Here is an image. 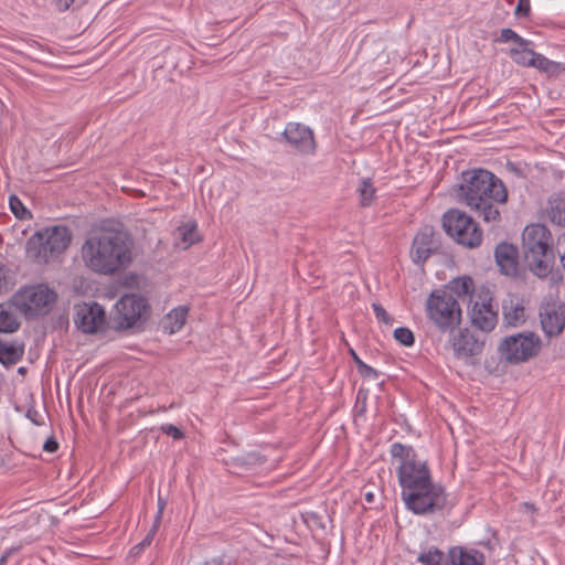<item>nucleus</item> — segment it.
I'll list each match as a JSON object with an SVG mask.
<instances>
[{
  "instance_id": "nucleus-7",
  "label": "nucleus",
  "mask_w": 565,
  "mask_h": 565,
  "mask_svg": "<svg viewBox=\"0 0 565 565\" xmlns=\"http://www.w3.org/2000/svg\"><path fill=\"white\" fill-rule=\"evenodd\" d=\"M542 349V340L533 331L518 332L504 337L498 344L500 360L507 364H522L537 356Z\"/></svg>"
},
{
  "instance_id": "nucleus-40",
  "label": "nucleus",
  "mask_w": 565,
  "mask_h": 565,
  "mask_svg": "<svg viewBox=\"0 0 565 565\" xmlns=\"http://www.w3.org/2000/svg\"><path fill=\"white\" fill-rule=\"evenodd\" d=\"M359 372L362 376H365V377H373V379H376L377 377V372L371 367L370 365L363 363L360 367H359Z\"/></svg>"
},
{
  "instance_id": "nucleus-20",
  "label": "nucleus",
  "mask_w": 565,
  "mask_h": 565,
  "mask_svg": "<svg viewBox=\"0 0 565 565\" xmlns=\"http://www.w3.org/2000/svg\"><path fill=\"white\" fill-rule=\"evenodd\" d=\"M446 565H484V555L478 550L455 546L448 552Z\"/></svg>"
},
{
  "instance_id": "nucleus-45",
  "label": "nucleus",
  "mask_w": 565,
  "mask_h": 565,
  "mask_svg": "<svg viewBox=\"0 0 565 565\" xmlns=\"http://www.w3.org/2000/svg\"><path fill=\"white\" fill-rule=\"evenodd\" d=\"M196 565H222V563L217 558H212L210 561L198 563Z\"/></svg>"
},
{
  "instance_id": "nucleus-27",
  "label": "nucleus",
  "mask_w": 565,
  "mask_h": 565,
  "mask_svg": "<svg viewBox=\"0 0 565 565\" xmlns=\"http://www.w3.org/2000/svg\"><path fill=\"white\" fill-rule=\"evenodd\" d=\"M548 217L552 223L565 226V196L550 202Z\"/></svg>"
},
{
  "instance_id": "nucleus-30",
  "label": "nucleus",
  "mask_w": 565,
  "mask_h": 565,
  "mask_svg": "<svg viewBox=\"0 0 565 565\" xmlns=\"http://www.w3.org/2000/svg\"><path fill=\"white\" fill-rule=\"evenodd\" d=\"M358 192L360 194V202L362 206H369L372 204L375 198V189L369 179L362 180Z\"/></svg>"
},
{
  "instance_id": "nucleus-1",
  "label": "nucleus",
  "mask_w": 565,
  "mask_h": 565,
  "mask_svg": "<svg viewBox=\"0 0 565 565\" xmlns=\"http://www.w3.org/2000/svg\"><path fill=\"white\" fill-rule=\"evenodd\" d=\"M134 241L121 228L103 227L84 241L81 256L90 271L113 276L126 270L132 262Z\"/></svg>"
},
{
  "instance_id": "nucleus-29",
  "label": "nucleus",
  "mask_w": 565,
  "mask_h": 565,
  "mask_svg": "<svg viewBox=\"0 0 565 565\" xmlns=\"http://www.w3.org/2000/svg\"><path fill=\"white\" fill-rule=\"evenodd\" d=\"M15 285L14 273L0 262V295L9 292Z\"/></svg>"
},
{
  "instance_id": "nucleus-35",
  "label": "nucleus",
  "mask_w": 565,
  "mask_h": 565,
  "mask_svg": "<svg viewBox=\"0 0 565 565\" xmlns=\"http://www.w3.org/2000/svg\"><path fill=\"white\" fill-rule=\"evenodd\" d=\"M158 531V527L156 526H151V529L149 530V532L147 533L146 537L139 543L137 544L136 546L132 547L131 552L137 555L139 554L145 547L149 546L152 541H153V537L156 535Z\"/></svg>"
},
{
  "instance_id": "nucleus-34",
  "label": "nucleus",
  "mask_w": 565,
  "mask_h": 565,
  "mask_svg": "<svg viewBox=\"0 0 565 565\" xmlns=\"http://www.w3.org/2000/svg\"><path fill=\"white\" fill-rule=\"evenodd\" d=\"M9 204L11 211L18 218L23 220L26 215H30V212L24 207L22 202L17 196H11Z\"/></svg>"
},
{
  "instance_id": "nucleus-21",
  "label": "nucleus",
  "mask_w": 565,
  "mask_h": 565,
  "mask_svg": "<svg viewBox=\"0 0 565 565\" xmlns=\"http://www.w3.org/2000/svg\"><path fill=\"white\" fill-rule=\"evenodd\" d=\"M437 291H445L446 295L456 298L458 301L473 291V281L469 276H462L450 280L446 286Z\"/></svg>"
},
{
  "instance_id": "nucleus-43",
  "label": "nucleus",
  "mask_w": 565,
  "mask_h": 565,
  "mask_svg": "<svg viewBox=\"0 0 565 565\" xmlns=\"http://www.w3.org/2000/svg\"><path fill=\"white\" fill-rule=\"evenodd\" d=\"M14 548L8 550L1 557H0V565H7L9 555L14 552Z\"/></svg>"
},
{
  "instance_id": "nucleus-39",
  "label": "nucleus",
  "mask_w": 565,
  "mask_h": 565,
  "mask_svg": "<svg viewBox=\"0 0 565 565\" xmlns=\"http://www.w3.org/2000/svg\"><path fill=\"white\" fill-rule=\"evenodd\" d=\"M166 508V500L162 499L161 497H159L158 499V512L156 514V518H154V521H153V526L158 527L160 526L161 524V520H162V514H163V510Z\"/></svg>"
},
{
  "instance_id": "nucleus-31",
  "label": "nucleus",
  "mask_w": 565,
  "mask_h": 565,
  "mask_svg": "<svg viewBox=\"0 0 565 565\" xmlns=\"http://www.w3.org/2000/svg\"><path fill=\"white\" fill-rule=\"evenodd\" d=\"M444 554L438 548H430L428 552L420 553L417 561L424 565H441Z\"/></svg>"
},
{
  "instance_id": "nucleus-2",
  "label": "nucleus",
  "mask_w": 565,
  "mask_h": 565,
  "mask_svg": "<svg viewBox=\"0 0 565 565\" xmlns=\"http://www.w3.org/2000/svg\"><path fill=\"white\" fill-rule=\"evenodd\" d=\"M457 195L487 223L500 222L501 214L495 203H505L508 200L503 182L482 169L462 173Z\"/></svg>"
},
{
  "instance_id": "nucleus-46",
  "label": "nucleus",
  "mask_w": 565,
  "mask_h": 565,
  "mask_svg": "<svg viewBox=\"0 0 565 565\" xmlns=\"http://www.w3.org/2000/svg\"><path fill=\"white\" fill-rule=\"evenodd\" d=\"M365 501L372 503L374 501V494L371 491L364 493Z\"/></svg>"
},
{
  "instance_id": "nucleus-6",
  "label": "nucleus",
  "mask_w": 565,
  "mask_h": 565,
  "mask_svg": "<svg viewBox=\"0 0 565 565\" xmlns=\"http://www.w3.org/2000/svg\"><path fill=\"white\" fill-rule=\"evenodd\" d=\"M428 321L441 333H452L461 323L462 311L456 298L445 291L430 292L425 303Z\"/></svg>"
},
{
  "instance_id": "nucleus-37",
  "label": "nucleus",
  "mask_w": 565,
  "mask_h": 565,
  "mask_svg": "<svg viewBox=\"0 0 565 565\" xmlns=\"http://www.w3.org/2000/svg\"><path fill=\"white\" fill-rule=\"evenodd\" d=\"M161 430L173 439H181L183 437V433L172 424L162 425Z\"/></svg>"
},
{
  "instance_id": "nucleus-13",
  "label": "nucleus",
  "mask_w": 565,
  "mask_h": 565,
  "mask_svg": "<svg viewBox=\"0 0 565 565\" xmlns=\"http://www.w3.org/2000/svg\"><path fill=\"white\" fill-rule=\"evenodd\" d=\"M541 328L548 338L559 335L565 328V305L547 301L539 309Z\"/></svg>"
},
{
  "instance_id": "nucleus-12",
  "label": "nucleus",
  "mask_w": 565,
  "mask_h": 565,
  "mask_svg": "<svg viewBox=\"0 0 565 565\" xmlns=\"http://www.w3.org/2000/svg\"><path fill=\"white\" fill-rule=\"evenodd\" d=\"M74 323L84 333H96L106 324L105 310L96 302L76 305Z\"/></svg>"
},
{
  "instance_id": "nucleus-38",
  "label": "nucleus",
  "mask_w": 565,
  "mask_h": 565,
  "mask_svg": "<svg viewBox=\"0 0 565 565\" xmlns=\"http://www.w3.org/2000/svg\"><path fill=\"white\" fill-rule=\"evenodd\" d=\"M530 10H531L530 0H519L518 6L515 8V15L526 17V15H529Z\"/></svg>"
},
{
  "instance_id": "nucleus-8",
  "label": "nucleus",
  "mask_w": 565,
  "mask_h": 565,
  "mask_svg": "<svg viewBox=\"0 0 565 565\" xmlns=\"http://www.w3.org/2000/svg\"><path fill=\"white\" fill-rule=\"evenodd\" d=\"M443 226L446 233L458 244L476 248L482 242V231L475 220L459 210H449L443 216Z\"/></svg>"
},
{
  "instance_id": "nucleus-4",
  "label": "nucleus",
  "mask_w": 565,
  "mask_h": 565,
  "mask_svg": "<svg viewBox=\"0 0 565 565\" xmlns=\"http://www.w3.org/2000/svg\"><path fill=\"white\" fill-rule=\"evenodd\" d=\"M391 456L398 463L396 470L402 493L423 488L424 483L431 480L427 463L418 459L412 446L394 443Z\"/></svg>"
},
{
  "instance_id": "nucleus-19",
  "label": "nucleus",
  "mask_w": 565,
  "mask_h": 565,
  "mask_svg": "<svg viewBox=\"0 0 565 565\" xmlns=\"http://www.w3.org/2000/svg\"><path fill=\"white\" fill-rule=\"evenodd\" d=\"M502 315L504 323L509 327L523 324L526 321L523 299L516 296H510L503 301Z\"/></svg>"
},
{
  "instance_id": "nucleus-14",
  "label": "nucleus",
  "mask_w": 565,
  "mask_h": 565,
  "mask_svg": "<svg viewBox=\"0 0 565 565\" xmlns=\"http://www.w3.org/2000/svg\"><path fill=\"white\" fill-rule=\"evenodd\" d=\"M439 248L434 227L424 226L415 235L411 248V258L416 265L423 266L425 262Z\"/></svg>"
},
{
  "instance_id": "nucleus-42",
  "label": "nucleus",
  "mask_w": 565,
  "mask_h": 565,
  "mask_svg": "<svg viewBox=\"0 0 565 565\" xmlns=\"http://www.w3.org/2000/svg\"><path fill=\"white\" fill-rule=\"evenodd\" d=\"M60 11H66L74 2V0H54Z\"/></svg>"
},
{
  "instance_id": "nucleus-16",
  "label": "nucleus",
  "mask_w": 565,
  "mask_h": 565,
  "mask_svg": "<svg viewBox=\"0 0 565 565\" xmlns=\"http://www.w3.org/2000/svg\"><path fill=\"white\" fill-rule=\"evenodd\" d=\"M282 135L286 141L301 153H312L316 149L313 131L309 127L298 122H289Z\"/></svg>"
},
{
  "instance_id": "nucleus-25",
  "label": "nucleus",
  "mask_w": 565,
  "mask_h": 565,
  "mask_svg": "<svg viewBox=\"0 0 565 565\" xmlns=\"http://www.w3.org/2000/svg\"><path fill=\"white\" fill-rule=\"evenodd\" d=\"M20 327V322L15 317L11 307L6 303H0V332L12 333Z\"/></svg>"
},
{
  "instance_id": "nucleus-33",
  "label": "nucleus",
  "mask_w": 565,
  "mask_h": 565,
  "mask_svg": "<svg viewBox=\"0 0 565 565\" xmlns=\"http://www.w3.org/2000/svg\"><path fill=\"white\" fill-rule=\"evenodd\" d=\"M394 338L395 340L405 347H411L414 344V333L411 331V329L405 327H399L394 330Z\"/></svg>"
},
{
  "instance_id": "nucleus-5",
  "label": "nucleus",
  "mask_w": 565,
  "mask_h": 565,
  "mask_svg": "<svg viewBox=\"0 0 565 565\" xmlns=\"http://www.w3.org/2000/svg\"><path fill=\"white\" fill-rule=\"evenodd\" d=\"M71 239L72 234L66 226H50L35 232L29 238L26 250L38 263H49L67 248Z\"/></svg>"
},
{
  "instance_id": "nucleus-22",
  "label": "nucleus",
  "mask_w": 565,
  "mask_h": 565,
  "mask_svg": "<svg viewBox=\"0 0 565 565\" xmlns=\"http://www.w3.org/2000/svg\"><path fill=\"white\" fill-rule=\"evenodd\" d=\"M23 345L10 343L0 339V362L3 365H13L18 363L23 356Z\"/></svg>"
},
{
  "instance_id": "nucleus-41",
  "label": "nucleus",
  "mask_w": 565,
  "mask_h": 565,
  "mask_svg": "<svg viewBox=\"0 0 565 565\" xmlns=\"http://www.w3.org/2000/svg\"><path fill=\"white\" fill-rule=\"evenodd\" d=\"M57 448L58 444L54 438H49L43 445V449L47 452H54Z\"/></svg>"
},
{
  "instance_id": "nucleus-26",
  "label": "nucleus",
  "mask_w": 565,
  "mask_h": 565,
  "mask_svg": "<svg viewBox=\"0 0 565 565\" xmlns=\"http://www.w3.org/2000/svg\"><path fill=\"white\" fill-rule=\"evenodd\" d=\"M175 237L177 239L181 241L182 248L186 249L188 247H190L192 244L200 239L196 224L188 223L182 226H179L175 230Z\"/></svg>"
},
{
  "instance_id": "nucleus-9",
  "label": "nucleus",
  "mask_w": 565,
  "mask_h": 565,
  "mask_svg": "<svg viewBox=\"0 0 565 565\" xmlns=\"http://www.w3.org/2000/svg\"><path fill=\"white\" fill-rule=\"evenodd\" d=\"M56 294L45 285L29 286L20 289L11 299L26 318L46 313L56 300Z\"/></svg>"
},
{
  "instance_id": "nucleus-23",
  "label": "nucleus",
  "mask_w": 565,
  "mask_h": 565,
  "mask_svg": "<svg viewBox=\"0 0 565 565\" xmlns=\"http://www.w3.org/2000/svg\"><path fill=\"white\" fill-rule=\"evenodd\" d=\"M188 311L185 306L171 310L164 318L163 329L170 334L178 332L185 323Z\"/></svg>"
},
{
  "instance_id": "nucleus-17",
  "label": "nucleus",
  "mask_w": 565,
  "mask_h": 565,
  "mask_svg": "<svg viewBox=\"0 0 565 565\" xmlns=\"http://www.w3.org/2000/svg\"><path fill=\"white\" fill-rule=\"evenodd\" d=\"M470 317L472 326L483 332L491 331L498 322V315L491 302H475Z\"/></svg>"
},
{
  "instance_id": "nucleus-32",
  "label": "nucleus",
  "mask_w": 565,
  "mask_h": 565,
  "mask_svg": "<svg viewBox=\"0 0 565 565\" xmlns=\"http://www.w3.org/2000/svg\"><path fill=\"white\" fill-rule=\"evenodd\" d=\"M498 42L507 43L514 42L516 45H529L530 41L521 38L515 31L512 29H502L500 32V36L497 40Z\"/></svg>"
},
{
  "instance_id": "nucleus-44",
  "label": "nucleus",
  "mask_w": 565,
  "mask_h": 565,
  "mask_svg": "<svg viewBox=\"0 0 565 565\" xmlns=\"http://www.w3.org/2000/svg\"><path fill=\"white\" fill-rule=\"evenodd\" d=\"M350 353H351L352 359H353V361L355 362V364L358 365V369H359L364 362L359 358V355L352 349L350 350Z\"/></svg>"
},
{
  "instance_id": "nucleus-36",
  "label": "nucleus",
  "mask_w": 565,
  "mask_h": 565,
  "mask_svg": "<svg viewBox=\"0 0 565 565\" xmlns=\"http://www.w3.org/2000/svg\"><path fill=\"white\" fill-rule=\"evenodd\" d=\"M372 308L375 313V317L380 321H382L386 324H391L393 322L392 317L386 312V310L380 303H373Z\"/></svg>"
},
{
  "instance_id": "nucleus-24",
  "label": "nucleus",
  "mask_w": 565,
  "mask_h": 565,
  "mask_svg": "<svg viewBox=\"0 0 565 565\" xmlns=\"http://www.w3.org/2000/svg\"><path fill=\"white\" fill-rule=\"evenodd\" d=\"M532 67L537 68L540 72H543L548 76H557L561 71L565 70L561 63L551 61L546 56L535 52L532 58Z\"/></svg>"
},
{
  "instance_id": "nucleus-3",
  "label": "nucleus",
  "mask_w": 565,
  "mask_h": 565,
  "mask_svg": "<svg viewBox=\"0 0 565 565\" xmlns=\"http://www.w3.org/2000/svg\"><path fill=\"white\" fill-rule=\"evenodd\" d=\"M522 253L531 273L540 278L547 277L555 263L550 230L543 224L527 225L522 233Z\"/></svg>"
},
{
  "instance_id": "nucleus-47",
  "label": "nucleus",
  "mask_w": 565,
  "mask_h": 565,
  "mask_svg": "<svg viewBox=\"0 0 565 565\" xmlns=\"http://www.w3.org/2000/svg\"><path fill=\"white\" fill-rule=\"evenodd\" d=\"M561 262H562V265L565 269V254L561 256Z\"/></svg>"
},
{
  "instance_id": "nucleus-18",
  "label": "nucleus",
  "mask_w": 565,
  "mask_h": 565,
  "mask_svg": "<svg viewBox=\"0 0 565 565\" xmlns=\"http://www.w3.org/2000/svg\"><path fill=\"white\" fill-rule=\"evenodd\" d=\"M494 258L501 273L505 275H514L518 270V249L509 243H500L494 249Z\"/></svg>"
},
{
  "instance_id": "nucleus-28",
  "label": "nucleus",
  "mask_w": 565,
  "mask_h": 565,
  "mask_svg": "<svg viewBox=\"0 0 565 565\" xmlns=\"http://www.w3.org/2000/svg\"><path fill=\"white\" fill-rule=\"evenodd\" d=\"M510 56L519 65L532 66L534 51L529 49V45H518V47L510 50Z\"/></svg>"
},
{
  "instance_id": "nucleus-15",
  "label": "nucleus",
  "mask_w": 565,
  "mask_h": 565,
  "mask_svg": "<svg viewBox=\"0 0 565 565\" xmlns=\"http://www.w3.org/2000/svg\"><path fill=\"white\" fill-rule=\"evenodd\" d=\"M455 358L468 361L482 352L484 340L480 339L469 329L459 330L451 339Z\"/></svg>"
},
{
  "instance_id": "nucleus-10",
  "label": "nucleus",
  "mask_w": 565,
  "mask_h": 565,
  "mask_svg": "<svg viewBox=\"0 0 565 565\" xmlns=\"http://www.w3.org/2000/svg\"><path fill=\"white\" fill-rule=\"evenodd\" d=\"M422 487L402 493L406 508L415 514H433L443 510L447 500L444 488L433 480Z\"/></svg>"
},
{
  "instance_id": "nucleus-11",
  "label": "nucleus",
  "mask_w": 565,
  "mask_h": 565,
  "mask_svg": "<svg viewBox=\"0 0 565 565\" xmlns=\"http://www.w3.org/2000/svg\"><path fill=\"white\" fill-rule=\"evenodd\" d=\"M147 300L138 295H125L116 303L111 316L116 330L131 328L147 311Z\"/></svg>"
}]
</instances>
